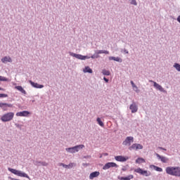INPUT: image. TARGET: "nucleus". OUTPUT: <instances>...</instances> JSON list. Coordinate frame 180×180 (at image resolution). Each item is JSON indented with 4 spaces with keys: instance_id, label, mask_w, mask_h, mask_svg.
Here are the masks:
<instances>
[{
    "instance_id": "nucleus-5",
    "label": "nucleus",
    "mask_w": 180,
    "mask_h": 180,
    "mask_svg": "<svg viewBox=\"0 0 180 180\" xmlns=\"http://www.w3.org/2000/svg\"><path fill=\"white\" fill-rule=\"evenodd\" d=\"M143 145L140 143H134L129 147V151H137V150H143Z\"/></svg>"
},
{
    "instance_id": "nucleus-18",
    "label": "nucleus",
    "mask_w": 180,
    "mask_h": 180,
    "mask_svg": "<svg viewBox=\"0 0 180 180\" xmlns=\"http://www.w3.org/2000/svg\"><path fill=\"white\" fill-rule=\"evenodd\" d=\"M156 156L159 160H160V161H162V162H168V158H167L166 157L161 156L158 153H156Z\"/></svg>"
},
{
    "instance_id": "nucleus-13",
    "label": "nucleus",
    "mask_w": 180,
    "mask_h": 180,
    "mask_svg": "<svg viewBox=\"0 0 180 180\" xmlns=\"http://www.w3.org/2000/svg\"><path fill=\"white\" fill-rule=\"evenodd\" d=\"M115 160H116V161H119L120 162H126L127 160H129V158L122 156V155H118L115 157Z\"/></svg>"
},
{
    "instance_id": "nucleus-2",
    "label": "nucleus",
    "mask_w": 180,
    "mask_h": 180,
    "mask_svg": "<svg viewBox=\"0 0 180 180\" xmlns=\"http://www.w3.org/2000/svg\"><path fill=\"white\" fill-rule=\"evenodd\" d=\"M8 171H10V172H11V174H14V175H17L18 176H21L22 178H27V179L30 180V177L29 176V175H27L25 172H22V171H19L15 169H12L11 167H8Z\"/></svg>"
},
{
    "instance_id": "nucleus-15",
    "label": "nucleus",
    "mask_w": 180,
    "mask_h": 180,
    "mask_svg": "<svg viewBox=\"0 0 180 180\" xmlns=\"http://www.w3.org/2000/svg\"><path fill=\"white\" fill-rule=\"evenodd\" d=\"M129 109L131 110V113H136L139 110V108L137 107V105H136V103H133L130 106Z\"/></svg>"
},
{
    "instance_id": "nucleus-14",
    "label": "nucleus",
    "mask_w": 180,
    "mask_h": 180,
    "mask_svg": "<svg viewBox=\"0 0 180 180\" xmlns=\"http://www.w3.org/2000/svg\"><path fill=\"white\" fill-rule=\"evenodd\" d=\"M29 82L32 85V86H33L34 88H37L39 89H41V88H44V85L35 83V82H32V80H30Z\"/></svg>"
},
{
    "instance_id": "nucleus-6",
    "label": "nucleus",
    "mask_w": 180,
    "mask_h": 180,
    "mask_svg": "<svg viewBox=\"0 0 180 180\" xmlns=\"http://www.w3.org/2000/svg\"><path fill=\"white\" fill-rule=\"evenodd\" d=\"M134 172L140 174V175H144L145 176H150L151 175L150 172H148L147 170H143L141 168L135 169Z\"/></svg>"
},
{
    "instance_id": "nucleus-35",
    "label": "nucleus",
    "mask_w": 180,
    "mask_h": 180,
    "mask_svg": "<svg viewBox=\"0 0 180 180\" xmlns=\"http://www.w3.org/2000/svg\"><path fill=\"white\" fill-rule=\"evenodd\" d=\"M159 148H160V150H164V151H167V149H165V148H162V147H159Z\"/></svg>"
},
{
    "instance_id": "nucleus-22",
    "label": "nucleus",
    "mask_w": 180,
    "mask_h": 180,
    "mask_svg": "<svg viewBox=\"0 0 180 180\" xmlns=\"http://www.w3.org/2000/svg\"><path fill=\"white\" fill-rule=\"evenodd\" d=\"M2 63H12V58L9 56H5L1 59Z\"/></svg>"
},
{
    "instance_id": "nucleus-20",
    "label": "nucleus",
    "mask_w": 180,
    "mask_h": 180,
    "mask_svg": "<svg viewBox=\"0 0 180 180\" xmlns=\"http://www.w3.org/2000/svg\"><path fill=\"white\" fill-rule=\"evenodd\" d=\"M15 89H17V91H19L20 92H21V94L26 95V90L24 89L22 86H15Z\"/></svg>"
},
{
    "instance_id": "nucleus-31",
    "label": "nucleus",
    "mask_w": 180,
    "mask_h": 180,
    "mask_svg": "<svg viewBox=\"0 0 180 180\" xmlns=\"http://www.w3.org/2000/svg\"><path fill=\"white\" fill-rule=\"evenodd\" d=\"M0 81H3V82H8V78L4 77V76H0Z\"/></svg>"
},
{
    "instance_id": "nucleus-29",
    "label": "nucleus",
    "mask_w": 180,
    "mask_h": 180,
    "mask_svg": "<svg viewBox=\"0 0 180 180\" xmlns=\"http://www.w3.org/2000/svg\"><path fill=\"white\" fill-rule=\"evenodd\" d=\"M102 74L103 75H110V72L109 70H103Z\"/></svg>"
},
{
    "instance_id": "nucleus-37",
    "label": "nucleus",
    "mask_w": 180,
    "mask_h": 180,
    "mask_svg": "<svg viewBox=\"0 0 180 180\" xmlns=\"http://www.w3.org/2000/svg\"><path fill=\"white\" fill-rule=\"evenodd\" d=\"M0 91H5V89L0 87Z\"/></svg>"
},
{
    "instance_id": "nucleus-8",
    "label": "nucleus",
    "mask_w": 180,
    "mask_h": 180,
    "mask_svg": "<svg viewBox=\"0 0 180 180\" xmlns=\"http://www.w3.org/2000/svg\"><path fill=\"white\" fill-rule=\"evenodd\" d=\"M70 56L71 57H75V58H77L78 60H86V58H89L88 56H82L81 54H77L72 52H69Z\"/></svg>"
},
{
    "instance_id": "nucleus-30",
    "label": "nucleus",
    "mask_w": 180,
    "mask_h": 180,
    "mask_svg": "<svg viewBox=\"0 0 180 180\" xmlns=\"http://www.w3.org/2000/svg\"><path fill=\"white\" fill-rule=\"evenodd\" d=\"M174 68L177 70V71H180V65L179 63H174Z\"/></svg>"
},
{
    "instance_id": "nucleus-7",
    "label": "nucleus",
    "mask_w": 180,
    "mask_h": 180,
    "mask_svg": "<svg viewBox=\"0 0 180 180\" xmlns=\"http://www.w3.org/2000/svg\"><path fill=\"white\" fill-rule=\"evenodd\" d=\"M118 167L119 165H117V164H116L115 162H110L106 163L103 167V169L106 170V169H109V168H117Z\"/></svg>"
},
{
    "instance_id": "nucleus-23",
    "label": "nucleus",
    "mask_w": 180,
    "mask_h": 180,
    "mask_svg": "<svg viewBox=\"0 0 180 180\" xmlns=\"http://www.w3.org/2000/svg\"><path fill=\"white\" fill-rule=\"evenodd\" d=\"M136 164H143V162H146V160L142 158H138L136 160Z\"/></svg>"
},
{
    "instance_id": "nucleus-1",
    "label": "nucleus",
    "mask_w": 180,
    "mask_h": 180,
    "mask_svg": "<svg viewBox=\"0 0 180 180\" xmlns=\"http://www.w3.org/2000/svg\"><path fill=\"white\" fill-rule=\"evenodd\" d=\"M165 171L168 175H172V176H179L180 175L179 167H167Z\"/></svg>"
},
{
    "instance_id": "nucleus-24",
    "label": "nucleus",
    "mask_w": 180,
    "mask_h": 180,
    "mask_svg": "<svg viewBox=\"0 0 180 180\" xmlns=\"http://www.w3.org/2000/svg\"><path fill=\"white\" fill-rule=\"evenodd\" d=\"M131 85H132V88L135 92H139V87H137L136 85H135L134 82L133 81H131Z\"/></svg>"
},
{
    "instance_id": "nucleus-33",
    "label": "nucleus",
    "mask_w": 180,
    "mask_h": 180,
    "mask_svg": "<svg viewBox=\"0 0 180 180\" xmlns=\"http://www.w3.org/2000/svg\"><path fill=\"white\" fill-rule=\"evenodd\" d=\"M0 98H8V94H0Z\"/></svg>"
},
{
    "instance_id": "nucleus-9",
    "label": "nucleus",
    "mask_w": 180,
    "mask_h": 180,
    "mask_svg": "<svg viewBox=\"0 0 180 180\" xmlns=\"http://www.w3.org/2000/svg\"><path fill=\"white\" fill-rule=\"evenodd\" d=\"M134 141L133 136H127L125 140L122 142L123 146H131V143Z\"/></svg>"
},
{
    "instance_id": "nucleus-26",
    "label": "nucleus",
    "mask_w": 180,
    "mask_h": 180,
    "mask_svg": "<svg viewBox=\"0 0 180 180\" xmlns=\"http://www.w3.org/2000/svg\"><path fill=\"white\" fill-rule=\"evenodd\" d=\"M152 167L154 168L155 171H158V172H162V168L158 167L155 165H152Z\"/></svg>"
},
{
    "instance_id": "nucleus-36",
    "label": "nucleus",
    "mask_w": 180,
    "mask_h": 180,
    "mask_svg": "<svg viewBox=\"0 0 180 180\" xmlns=\"http://www.w3.org/2000/svg\"><path fill=\"white\" fill-rule=\"evenodd\" d=\"M177 21L179 22V23H180V15L178 16Z\"/></svg>"
},
{
    "instance_id": "nucleus-34",
    "label": "nucleus",
    "mask_w": 180,
    "mask_h": 180,
    "mask_svg": "<svg viewBox=\"0 0 180 180\" xmlns=\"http://www.w3.org/2000/svg\"><path fill=\"white\" fill-rule=\"evenodd\" d=\"M103 79L105 82H109V79H106V77H104Z\"/></svg>"
},
{
    "instance_id": "nucleus-28",
    "label": "nucleus",
    "mask_w": 180,
    "mask_h": 180,
    "mask_svg": "<svg viewBox=\"0 0 180 180\" xmlns=\"http://www.w3.org/2000/svg\"><path fill=\"white\" fill-rule=\"evenodd\" d=\"M97 122H98V124H99V126H101V127H103V126H105V124H103V122H102L101 118L98 117Z\"/></svg>"
},
{
    "instance_id": "nucleus-27",
    "label": "nucleus",
    "mask_w": 180,
    "mask_h": 180,
    "mask_svg": "<svg viewBox=\"0 0 180 180\" xmlns=\"http://www.w3.org/2000/svg\"><path fill=\"white\" fill-rule=\"evenodd\" d=\"M97 54H109V51H103V50H99V51H97Z\"/></svg>"
},
{
    "instance_id": "nucleus-11",
    "label": "nucleus",
    "mask_w": 180,
    "mask_h": 180,
    "mask_svg": "<svg viewBox=\"0 0 180 180\" xmlns=\"http://www.w3.org/2000/svg\"><path fill=\"white\" fill-rule=\"evenodd\" d=\"M15 115L16 116L20 117H27V116L30 115V112L25 110L22 112H18Z\"/></svg>"
},
{
    "instance_id": "nucleus-16",
    "label": "nucleus",
    "mask_w": 180,
    "mask_h": 180,
    "mask_svg": "<svg viewBox=\"0 0 180 180\" xmlns=\"http://www.w3.org/2000/svg\"><path fill=\"white\" fill-rule=\"evenodd\" d=\"M101 175L99 172H93L89 175V179H94V178H98V176Z\"/></svg>"
},
{
    "instance_id": "nucleus-32",
    "label": "nucleus",
    "mask_w": 180,
    "mask_h": 180,
    "mask_svg": "<svg viewBox=\"0 0 180 180\" xmlns=\"http://www.w3.org/2000/svg\"><path fill=\"white\" fill-rule=\"evenodd\" d=\"M131 5H134L135 6H136L137 5V1L136 0H131Z\"/></svg>"
},
{
    "instance_id": "nucleus-21",
    "label": "nucleus",
    "mask_w": 180,
    "mask_h": 180,
    "mask_svg": "<svg viewBox=\"0 0 180 180\" xmlns=\"http://www.w3.org/2000/svg\"><path fill=\"white\" fill-rule=\"evenodd\" d=\"M60 167H63V168H72L74 167V163H70L69 165H64V163H59Z\"/></svg>"
},
{
    "instance_id": "nucleus-17",
    "label": "nucleus",
    "mask_w": 180,
    "mask_h": 180,
    "mask_svg": "<svg viewBox=\"0 0 180 180\" xmlns=\"http://www.w3.org/2000/svg\"><path fill=\"white\" fill-rule=\"evenodd\" d=\"M133 178H134V176H133V174H129L126 177H123V176L117 177V179L120 180H131V179H133Z\"/></svg>"
},
{
    "instance_id": "nucleus-25",
    "label": "nucleus",
    "mask_w": 180,
    "mask_h": 180,
    "mask_svg": "<svg viewBox=\"0 0 180 180\" xmlns=\"http://www.w3.org/2000/svg\"><path fill=\"white\" fill-rule=\"evenodd\" d=\"M84 72H89V74H92V69L89 68V66H86L84 70Z\"/></svg>"
},
{
    "instance_id": "nucleus-19",
    "label": "nucleus",
    "mask_w": 180,
    "mask_h": 180,
    "mask_svg": "<svg viewBox=\"0 0 180 180\" xmlns=\"http://www.w3.org/2000/svg\"><path fill=\"white\" fill-rule=\"evenodd\" d=\"M110 61H117V63H122V58L119 57H115V56H110L109 58Z\"/></svg>"
},
{
    "instance_id": "nucleus-3",
    "label": "nucleus",
    "mask_w": 180,
    "mask_h": 180,
    "mask_svg": "<svg viewBox=\"0 0 180 180\" xmlns=\"http://www.w3.org/2000/svg\"><path fill=\"white\" fill-rule=\"evenodd\" d=\"M13 117H15V113L13 112H8L6 114H4L0 120H1V122H11V120H13Z\"/></svg>"
},
{
    "instance_id": "nucleus-10",
    "label": "nucleus",
    "mask_w": 180,
    "mask_h": 180,
    "mask_svg": "<svg viewBox=\"0 0 180 180\" xmlns=\"http://www.w3.org/2000/svg\"><path fill=\"white\" fill-rule=\"evenodd\" d=\"M0 108H1L3 110L6 111L8 110V108H13V105L6 103H0Z\"/></svg>"
},
{
    "instance_id": "nucleus-38",
    "label": "nucleus",
    "mask_w": 180,
    "mask_h": 180,
    "mask_svg": "<svg viewBox=\"0 0 180 180\" xmlns=\"http://www.w3.org/2000/svg\"><path fill=\"white\" fill-rule=\"evenodd\" d=\"M47 165V163H45V165Z\"/></svg>"
},
{
    "instance_id": "nucleus-12",
    "label": "nucleus",
    "mask_w": 180,
    "mask_h": 180,
    "mask_svg": "<svg viewBox=\"0 0 180 180\" xmlns=\"http://www.w3.org/2000/svg\"><path fill=\"white\" fill-rule=\"evenodd\" d=\"M150 82H153V86L158 89V91H160V92H164V88H162V86L161 85H160L158 83L153 81V80H150L149 81Z\"/></svg>"
},
{
    "instance_id": "nucleus-4",
    "label": "nucleus",
    "mask_w": 180,
    "mask_h": 180,
    "mask_svg": "<svg viewBox=\"0 0 180 180\" xmlns=\"http://www.w3.org/2000/svg\"><path fill=\"white\" fill-rule=\"evenodd\" d=\"M84 147L85 146L84 145H78L72 148H67L65 150L68 151V153H71L72 154H74L75 153H78L79 150H82V148H84Z\"/></svg>"
}]
</instances>
